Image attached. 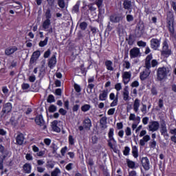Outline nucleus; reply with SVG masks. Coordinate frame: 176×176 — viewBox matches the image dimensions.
I'll return each mask as SVG.
<instances>
[{
	"instance_id": "48",
	"label": "nucleus",
	"mask_w": 176,
	"mask_h": 176,
	"mask_svg": "<svg viewBox=\"0 0 176 176\" xmlns=\"http://www.w3.org/2000/svg\"><path fill=\"white\" fill-rule=\"evenodd\" d=\"M137 45L139 46V47H145V46H146V43L142 41H138Z\"/></svg>"
},
{
	"instance_id": "49",
	"label": "nucleus",
	"mask_w": 176,
	"mask_h": 176,
	"mask_svg": "<svg viewBox=\"0 0 176 176\" xmlns=\"http://www.w3.org/2000/svg\"><path fill=\"white\" fill-rule=\"evenodd\" d=\"M56 100L54 99V96L53 95H49L47 98V102H50V104L52 102H54Z\"/></svg>"
},
{
	"instance_id": "2",
	"label": "nucleus",
	"mask_w": 176,
	"mask_h": 176,
	"mask_svg": "<svg viewBox=\"0 0 176 176\" xmlns=\"http://www.w3.org/2000/svg\"><path fill=\"white\" fill-rule=\"evenodd\" d=\"M171 55V50L168 48V43L167 41L163 42V47L162 50V56L164 57H169Z\"/></svg>"
},
{
	"instance_id": "63",
	"label": "nucleus",
	"mask_w": 176,
	"mask_h": 176,
	"mask_svg": "<svg viewBox=\"0 0 176 176\" xmlns=\"http://www.w3.org/2000/svg\"><path fill=\"white\" fill-rule=\"evenodd\" d=\"M156 141L155 140H153L152 142H150L151 148H156Z\"/></svg>"
},
{
	"instance_id": "22",
	"label": "nucleus",
	"mask_w": 176,
	"mask_h": 176,
	"mask_svg": "<svg viewBox=\"0 0 176 176\" xmlns=\"http://www.w3.org/2000/svg\"><path fill=\"white\" fill-rule=\"evenodd\" d=\"M24 134L19 133L16 137V145H23L24 144Z\"/></svg>"
},
{
	"instance_id": "26",
	"label": "nucleus",
	"mask_w": 176,
	"mask_h": 176,
	"mask_svg": "<svg viewBox=\"0 0 176 176\" xmlns=\"http://www.w3.org/2000/svg\"><path fill=\"white\" fill-rule=\"evenodd\" d=\"M0 153H1V157H3V159H6L8 156H10L9 155V151L5 149V147L2 146V144H0Z\"/></svg>"
},
{
	"instance_id": "57",
	"label": "nucleus",
	"mask_w": 176,
	"mask_h": 176,
	"mask_svg": "<svg viewBox=\"0 0 176 176\" xmlns=\"http://www.w3.org/2000/svg\"><path fill=\"white\" fill-rule=\"evenodd\" d=\"M115 108H111L110 109L108 110L107 111V115H109V116L113 115L115 113Z\"/></svg>"
},
{
	"instance_id": "51",
	"label": "nucleus",
	"mask_w": 176,
	"mask_h": 176,
	"mask_svg": "<svg viewBox=\"0 0 176 176\" xmlns=\"http://www.w3.org/2000/svg\"><path fill=\"white\" fill-rule=\"evenodd\" d=\"M159 65V62L156 59H153L151 60V67L155 68V67H157Z\"/></svg>"
},
{
	"instance_id": "27",
	"label": "nucleus",
	"mask_w": 176,
	"mask_h": 176,
	"mask_svg": "<svg viewBox=\"0 0 176 176\" xmlns=\"http://www.w3.org/2000/svg\"><path fill=\"white\" fill-rule=\"evenodd\" d=\"M141 104V100L138 98H136L133 102V111L135 113H138L140 112V106Z\"/></svg>"
},
{
	"instance_id": "1",
	"label": "nucleus",
	"mask_w": 176,
	"mask_h": 176,
	"mask_svg": "<svg viewBox=\"0 0 176 176\" xmlns=\"http://www.w3.org/2000/svg\"><path fill=\"white\" fill-rule=\"evenodd\" d=\"M170 74H171V67L168 66L158 67L157 69V79L160 81L164 80V79H167V76Z\"/></svg>"
},
{
	"instance_id": "58",
	"label": "nucleus",
	"mask_w": 176,
	"mask_h": 176,
	"mask_svg": "<svg viewBox=\"0 0 176 176\" xmlns=\"http://www.w3.org/2000/svg\"><path fill=\"white\" fill-rule=\"evenodd\" d=\"M21 87H22L23 90H28V88L30 87V84L23 83V84H22Z\"/></svg>"
},
{
	"instance_id": "29",
	"label": "nucleus",
	"mask_w": 176,
	"mask_h": 176,
	"mask_svg": "<svg viewBox=\"0 0 176 176\" xmlns=\"http://www.w3.org/2000/svg\"><path fill=\"white\" fill-rule=\"evenodd\" d=\"M129 120H132L134 122H138V123H141V117L136 116L134 113H131L129 115Z\"/></svg>"
},
{
	"instance_id": "64",
	"label": "nucleus",
	"mask_w": 176,
	"mask_h": 176,
	"mask_svg": "<svg viewBox=\"0 0 176 176\" xmlns=\"http://www.w3.org/2000/svg\"><path fill=\"white\" fill-rule=\"evenodd\" d=\"M128 176H138L135 170H131L129 172Z\"/></svg>"
},
{
	"instance_id": "13",
	"label": "nucleus",
	"mask_w": 176,
	"mask_h": 176,
	"mask_svg": "<svg viewBox=\"0 0 176 176\" xmlns=\"http://www.w3.org/2000/svg\"><path fill=\"white\" fill-rule=\"evenodd\" d=\"M161 135H163L164 140H168V133L167 132V126L166 124H162L160 128Z\"/></svg>"
},
{
	"instance_id": "44",
	"label": "nucleus",
	"mask_w": 176,
	"mask_h": 176,
	"mask_svg": "<svg viewBox=\"0 0 176 176\" xmlns=\"http://www.w3.org/2000/svg\"><path fill=\"white\" fill-rule=\"evenodd\" d=\"M69 145H75V139L72 135H69Z\"/></svg>"
},
{
	"instance_id": "11",
	"label": "nucleus",
	"mask_w": 176,
	"mask_h": 176,
	"mask_svg": "<svg viewBox=\"0 0 176 176\" xmlns=\"http://www.w3.org/2000/svg\"><path fill=\"white\" fill-rule=\"evenodd\" d=\"M151 47L153 50H157L160 47V40L157 38H152L151 40Z\"/></svg>"
},
{
	"instance_id": "9",
	"label": "nucleus",
	"mask_w": 176,
	"mask_h": 176,
	"mask_svg": "<svg viewBox=\"0 0 176 176\" xmlns=\"http://www.w3.org/2000/svg\"><path fill=\"white\" fill-rule=\"evenodd\" d=\"M36 124L40 126V127H43V129H46V125H45V120H43V117L41 115L37 116L35 118Z\"/></svg>"
},
{
	"instance_id": "60",
	"label": "nucleus",
	"mask_w": 176,
	"mask_h": 176,
	"mask_svg": "<svg viewBox=\"0 0 176 176\" xmlns=\"http://www.w3.org/2000/svg\"><path fill=\"white\" fill-rule=\"evenodd\" d=\"M131 87H138L140 86V82L137 80L133 81L131 85Z\"/></svg>"
},
{
	"instance_id": "43",
	"label": "nucleus",
	"mask_w": 176,
	"mask_h": 176,
	"mask_svg": "<svg viewBox=\"0 0 176 176\" xmlns=\"http://www.w3.org/2000/svg\"><path fill=\"white\" fill-rule=\"evenodd\" d=\"M45 17H46V20H50V19H52V13L50 11V9H47L46 12H45Z\"/></svg>"
},
{
	"instance_id": "52",
	"label": "nucleus",
	"mask_w": 176,
	"mask_h": 176,
	"mask_svg": "<svg viewBox=\"0 0 176 176\" xmlns=\"http://www.w3.org/2000/svg\"><path fill=\"white\" fill-rule=\"evenodd\" d=\"M125 134L127 135V137H129V135H131V128L127 126L125 129Z\"/></svg>"
},
{
	"instance_id": "6",
	"label": "nucleus",
	"mask_w": 176,
	"mask_h": 176,
	"mask_svg": "<svg viewBox=\"0 0 176 176\" xmlns=\"http://www.w3.org/2000/svg\"><path fill=\"white\" fill-rule=\"evenodd\" d=\"M159 127H160L159 122L152 121L148 124V131H152V133L157 131V130H159Z\"/></svg>"
},
{
	"instance_id": "24",
	"label": "nucleus",
	"mask_w": 176,
	"mask_h": 176,
	"mask_svg": "<svg viewBox=\"0 0 176 176\" xmlns=\"http://www.w3.org/2000/svg\"><path fill=\"white\" fill-rule=\"evenodd\" d=\"M123 100L124 101H129L130 100V92H129V87L126 86L124 88V91L122 92Z\"/></svg>"
},
{
	"instance_id": "41",
	"label": "nucleus",
	"mask_w": 176,
	"mask_h": 176,
	"mask_svg": "<svg viewBox=\"0 0 176 176\" xmlns=\"http://www.w3.org/2000/svg\"><path fill=\"white\" fill-rule=\"evenodd\" d=\"M123 67L126 69H130V68L131 67V63H130L129 60H124L123 62Z\"/></svg>"
},
{
	"instance_id": "28",
	"label": "nucleus",
	"mask_w": 176,
	"mask_h": 176,
	"mask_svg": "<svg viewBox=\"0 0 176 176\" xmlns=\"http://www.w3.org/2000/svg\"><path fill=\"white\" fill-rule=\"evenodd\" d=\"M23 173H25V174H31L32 166L31 165V164L26 163L23 165Z\"/></svg>"
},
{
	"instance_id": "39",
	"label": "nucleus",
	"mask_w": 176,
	"mask_h": 176,
	"mask_svg": "<svg viewBox=\"0 0 176 176\" xmlns=\"http://www.w3.org/2000/svg\"><path fill=\"white\" fill-rule=\"evenodd\" d=\"M90 108H91L90 104H84L81 107V111L82 112H87V111H90Z\"/></svg>"
},
{
	"instance_id": "33",
	"label": "nucleus",
	"mask_w": 176,
	"mask_h": 176,
	"mask_svg": "<svg viewBox=\"0 0 176 176\" xmlns=\"http://www.w3.org/2000/svg\"><path fill=\"white\" fill-rule=\"evenodd\" d=\"M167 21L169 24H173L174 23V14H173V12H170L168 13Z\"/></svg>"
},
{
	"instance_id": "62",
	"label": "nucleus",
	"mask_w": 176,
	"mask_h": 176,
	"mask_svg": "<svg viewBox=\"0 0 176 176\" xmlns=\"http://www.w3.org/2000/svg\"><path fill=\"white\" fill-rule=\"evenodd\" d=\"M44 143L45 144V145H47V146H49L50 144H52V140L49 138H45L44 140Z\"/></svg>"
},
{
	"instance_id": "19",
	"label": "nucleus",
	"mask_w": 176,
	"mask_h": 176,
	"mask_svg": "<svg viewBox=\"0 0 176 176\" xmlns=\"http://www.w3.org/2000/svg\"><path fill=\"white\" fill-rule=\"evenodd\" d=\"M152 58H153L152 54H150L146 56L145 60L146 69H151V67H152V62H151Z\"/></svg>"
},
{
	"instance_id": "56",
	"label": "nucleus",
	"mask_w": 176,
	"mask_h": 176,
	"mask_svg": "<svg viewBox=\"0 0 176 176\" xmlns=\"http://www.w3.org/2000/svg\"><path fill=\"white\" fill-rule=\"evenodd\" d=\"M133 20H134V16H133V15L131 14L126 15V21H128V23H130Z\"/></svg>"
},
{
	"instance_id": "4",
	"label": "nucleus",
	"mask_w": 176,
	"mask_h": 176,
	"mask_svg": "<svg viewBox=\"0 0 176 176\" xmlns=\"http://www.w3.org/2000/svg\"><path fill=\"white\" fill-rule=\"evenodd\" d=\"M109 100L112 101L110 104V107H113L118 105V102H119V96H118V93L115 95V93L112 92L109 94Z\"/></svg>"
},
{
	"instance_id": "53",
	"label": "nucleus",
	"mask_w": 176,
	"mask_h": 176,
	"mask_svg": "<svg viewBox=\"0 0 176 176\" xmlns=\"http://www.w3.org/2000/svg\"><path fill=\"white\" fill-rule=\"evenodd\" d=\"M80 28L82 30H86L87 28V23L86 22H82L80 24Z\"/></svg>"
},
{
	"instance_id": "35",
	"label": "nucleus",
	"mask_w": 176,
	"mask_h": 176,
	"mask_svg": "<svg viewBox=\"0 0 176 176\" xmlns=\"http://www.w3.org/2000/svg\"><path fill=\"white\" fill-rule=\"evenodd\" d=\"M114 89L115 90H116V93H117V96H119V92L120 91V90H122V83L118 82L117 84L115 85L114 86Z\"/></svg>"
},
{
	"instance_id": "54",
	"label": "nucleus",
	"mask_w": 176,
	"mask_h": 176,
	"mask_svg": "<svg viewBox=\"0 0 176 176\" xmlns=\"http://www.w3.org/2000/svg\"><path fill=\"white\" fill-rule=\"evenodd\" d=\"M74 89L77 93H80L82 91V89L80 88V85L78 84H74Z\"/></svg>"
},
{
	"instance_id": "59",
	"label": "nucleus",
	"mask_w": 176,
	"mask_h": 176,
	"mask_svg": "<svg viewBox=\"0 0 176 176\" xmlns=\"http://www.w3.org/2000/svg\"><path fill=\"white\" fill-rule=\"evenodd\" d=\"M36 170L38 171V173H45V170H46V168H45L44 167H41V166H37Z\"/></svg>"
},
{
	"instance_id": "20",
	"label": "nucleus",
	"mask_w": 176,
	"mask_h": 176,
	"mask_svg": "<svg viewBox=\"0 0 176 176\" xmlns=\"http://www.w3.org/2000/svg\"><path fill=\"white\" fill-rule=\"evenodd\" d=\"M40 56H41V51L37 50L33 52L32 56L30 58V64H34V63H35V61H36V60H38Z\"/></svg>"
},
{
	"instance_id": "42",
	"label": "nucleus",
	"mask_w": 176,
	"mask_h": 176,
	"mask_svg": "<svg viewBox=\"0 0 176 176\" xmlns=\"http://www.w3.org/2000/svg\"><path fill=\"white\" fill-rule=\"evenodd\" d=\"M114 131L115 130L113 129V128H110L109 133H108V138L109 139L110 138H114L113 135H114Z\"/></svg>"
},
{
	"instance_id": "40",
	"label": "nucleus",
	"mask_w": 176,
	"mask_h": 176,
	"mask_svg": "<svg viewBox=\"0 0 176 176\" xmlns=\"http://www.w3.org/2000/svg\"><path fill=\"white\" fill-rule=\"evenodd\" d=\"M141 112L143 113V115H145L146 113H148V107H146V104H142V107L140 108Z\"/></svg>"
},
{
	"instance_id": "7",
	"label": "nucleus",
	"mask_w": 176,
	"mask_h": 176,
	"mask_svg": "<svg viewBox=\"0 0 176 176\" xmlns=\"http://www.w3.org/2000/svg\"><path fill=\"white\" fill-rule=\"evenodd\" d=\"M131 80V72H124L122 73V82L124 85H128Z\"/></svg>"
},
{
	"instance_id": "15",
	"label": "nucleus",
	"mask_w": 176,
	"mask_h": 176,
	"mask_svg": "<svg viewBox=\"0 0 176 176\" xmlns=\"http://www.w3.org/2000/svg\"><path fill=\"white\" fill-rule=\"evenodd\" d=\"M56 64H57V58L56 56V54H54L48 60V67L52 69L54 67H56Z\"/></svg>"
},
{
	"instance_id": "36",
	"label": "nucleus",
	"mask_w": 176,
	"mask_h": 176,
	"mask_svg": "<svg viewBox=\"0 0 176 176\" xmlns=\"http://www.w3.org/2000/svg\"><path fill=\"white\" fill-rule=\"evenodd\" d=\"M80 6V1L76 2V5L73 7L72 12L74 13H78L79 12V7Z\"/></svg>"
},
{
	"instance_id": "14",
	"label": "nucleus",
	"mask_w": 176,
	"mask_h": 176,
	"mask_svg": "<svg viewBox=\"0 0 176 176\" xmlns=\"http://www.w3.org/2000/svg\"><path fill=\"white\" fill-rule=\"evenodd\" d=\"M108 89H104L99 94V101H107L108 100Z\"/></svg>"
},
{
	"instance_id": "8",
	"label": "nucleus",
	"mask_w": 176,
	"mask_h": 176,
	"mask_svg": "<svg viewBox=\"0 0 176 176\" xmlns=\"http://www.w3.org/2000/svg\"><path fill=\"white\" fill-rule=\"evenodd\" d=\"M145 32V25L144 23L138 24L135 30V35L138 37L142 36Z\"/></svg>"
},
{
	"instance_id": "32",
	"label": "nucleus",
	"mask_w": 176,
	"mask_h": 176,
	"mask_svg": "<svg viewBox=\"0 0 176 176\" xmlns=\"http://www.w3.org/2000/svg\"><path fill=\"white\" fill-rule=\"evenodd\" d=\"M132 155L135 159L138 157V147L137 146H132Z\"/></svg>"
},
{
	"instance_id": "61",
	"label": "nucleus",
	"mask_w": 176,
	"mask_h": 176,
	"mask_svg": "<svg viewBox=\"0 0 176 176\" xmlns=\"http://www.w3.org/2000/svg\"><path fill=\"white\" fill-rule=\"evenodd\" d=\"M59 113H60V115H63V116H65V115H67V111L65 109L60 108L58 111Z\"/></svg>"
},
{
	"instance_id": "55",
	"label": "nucleus",
	"mask_w": 176,
	"mask_h": 176,
	"mask_svg": "<svg viewBox=\"0 0 176 176\" xmlns=\"http://www.w3.org/2000/svg\"><path fill=\"white\" fill-rule=\"evenodd\" d=\"M158 107H159V108H160V109H162V108H163V107H164V102L163 99H159Z\"/></svg>"
},
{
	"instance_id": "5",
	"label": "nucleus",
	"mask_w": 176,
	"mask_h": 176,
	"mask_svg": "<svg viewBox=\"0 0 176 176\" xmlns=\"http://www.w3.org/2000/svg\"><path fill=\"white\" fill-rule=\"evenodd\" d=\"M50 24H52L50 19H45L42 25L43 31H47L48 34H52V32H53V29L50 28Z\"/></svg>"
},
{
	"instance_id": "50",
	"label": "nucleus",
	"mask_w": 176,
	"mask_h": 176,
	"mask_svg": "<svg viewBox=\"0 0 176 176\" xmlns=\"http://www.w3.org/2000/svg\"><path fill=\"white\" fill-rule=\"evenodd\" d=\"M50 54H52V52L50 51V50H47L43 55L44 58H49V57L50 56Z\"/></svg>"
},
{
	"instance_id": "17",
	"label": "nucleus",
	"mask_w": 176,
	"mask_h": 176,
	"mask_svg": "<svg viewBox=\"0 0 176 176\" xmlns=\"http://www.w3.org/2000/svg\"><path fill=\"white\" fill-rule=\"evenodd\" d=\"M109 20L111 23H119V21L123 20V18L119 14H113L110 16Z\"/></svg>"
},
{
	"instance_id": "38",
	"label": "nucleus",
	"mask_w": 176,
	"mask_h": 176,
	"mask_svg": "<svg viewBox=\"0 0 176 176\" xmlns=\"http://www.w3.org/2000/svg\"><path fill=\"white\" fill-rule=\"evenodd\" d=\"M124 9H130V8H131V1H129V0H124Z\"/></svg>"
},
{
	"instance_id": "12",
	"label": "nucleus",
	"mask_w": 176,
	"mask_h": 176,
	"mask_svg": "<svg viewBox=\"0 0 176 176\" xmlns=\"http://www.w3.org/2000/svg\"><path fill=\"white\" fill-rule=\"evenodd\" d=\"M142 167L146 170V171H148L151 168V165L149 162V159L146 157H143L141 160Z\"/></svg>"
},
{
	"instance_id": "10",
	"label": "nucleus",
	"mask_w": 176,
	"mask_h": 176,
	"mask_svg": "<svg viewBox=\"0 0 176 176\" xmlns=\"http://www.w3.org/2000/svg\"><path fill=\"white\" fill-rule=\"evenodd\" d=\"M12 103L7 102L4 104L2 109V113H3L2 116H4V115L9 113V112H12Z\"/></svg>"
},
{
	"instance_id": "46",
	"label": "nucleus",
	"mask_w": 176,
	"mask_h": 176,
	"mask_svg": "<svg viewBox=\"0 0 176 176\" xmlns=\"http://www.w3.org/2000/svg\"><path fill=\"white\" fill-rule=\"evenodd\" d=\"M58 6L61 8V9H64L65 8V2H64V0H58Z\"/></svg>"
},
{
	"instance_id": "21",
	"label": "nucleus",
	"mask_w": 176,
	"mask_h": 176,
	"mask_svg": "<svg viewBox=\"0 0 176 176\" xmlns=\"http://www.w3.org/2000/svg\"><path fill=\"white\" fill-rule=\"evenodd\" d=\"M82 124L85 130H90V129H91V120H90L89 118H85L82 122Z\"/></svg>"
},
{
	"instance_id": "25",
	"label": "nucleus",
	"mask_w": 176,
	"mask_h": 176,
	"mask_svg": "<svg viewBox=\"0 0 176 176\" xmlns=\"http://www.w3.org/2000/svg\"><path fill=\"white\" fill-rule=\"evenodd\" d=\"M149 141H151V136L149 135H146L140 140L139 144L140 146H145V144Z\"/></svg>"
},
{
	"instance_id": "3",
	"label": "nucleus",
	"mask_w": 176,
	"mask_h": 176,
	"mask_svg": "<svg viewBox=\"0 0 176 176\" xmlns=\"http://www.w3.org/2000/svg\"><path fill=\"white\" fill-rule=\"evenodd\" d=\"M130 58H138L141 57V51L140 48L135 47L132 48L129 52Z\"/></svg>"
},
{
	"instance_id": "34",
	"label": "nucleus",
	"mask_w": 176,
	"mask_h": 176,
	"mask_svg": "<svg viewBox=\"0 0 176 176\" xmlns=\"http://www.w3.org/2000/svg\"><path fill=\"white\" fill-rule=\"evenodd\" d=\"M47 42H49V37H45V38L43 41H41L38 43V46L40 47H45L46 45H47Z\"/></svg>"
},
{
	"instance_id": "37",
	"label": "nucleus",
	"mask_w": 176,
	"mask_h": 176,
	"mask_svg": "<svg viewBox=\"0 0 176 176\" xmlns=\"http://www.w3.org/2000/svg\"><path fill=\"white\" fill-rule=\"evenodd\" d=\"M60 174H61V170H60V168H56L51 173V176H59Z\"/></svg>"
},
{
	"instance_id": "45",
	"label": "nucleus",
	"mask_w": 176,
	"mask_h": 176,
	"mask_svg": "<svg viewBox=\"0 0 176 176\" xmlns=\"http://www.w3.org/2000/svg\"><path fill=\"white\" fill-rule=\"evenodd\" d=\"M123 154L124 155V156H129V155L130 154V147L125 146Z\"/></svg>"
},
{
	"instance_id": "23",
	"label": "nucleus",
	"mask_w": 176,
	"mask_h": 176,
	"mask_svg": "<svg viewBox=\"0 0 176 176\" xmlns=\"http://www.w3.org/2000/svg\"><path fill=\"white\" fill-rule=\"evenodd\" d=\"M108 146H109L110 149H113V151H115L116 148V140H115V138H110L107 140Z\"/></svg>"
},
{
	"instance_id": "30",
	"label": "nucleus",
	"mask_w": 176,
	"mask_h": 176,
	"mask_svg": "<svg viewBox=\"0 0 176 176\" xmlns=\"http://www.w3.org/2000/svg\"><path fill=\"white\" fill-rule=\"evenodd\" d=\"M104 65L107 69V71H113L114 68H113V62H112L111 60H106L104 63Z\"/></svg>"
},
{
	"instance_id": "47",
	"label": "nucleus",
	"mask_w": 176,
	"mask_h": 176,
	"mask_svg": "<svg viewBox=\"0 0 176 176\" xmlns=\"http://www.w3.org/2000/svg\"><path fill=\"white\" fill-rule=\"evenodd\" d=\"M49 111L50 112H52V113L56 112V111H57V107L54 104H52L49 107Z\"/></svg>"
},
{
	"instance_id": "16",
	"label": "nucleus",
	"mask_w": 176,
	"mask_h": 176,
	"mask_svg": "<svg viewBox=\"0 0 176 176\" xmlns=\"http://www.w3.org/2000/svg\"><path fill=\"white\" fill-rule=\"evenodd\" d=\"M149 75H151V69H146L140 74V80H145L146 79H148Z\"/></svg>"
},
{
	"instance_id": "18",
	"label": "nucleus",
	"mask_w": 176,
	"mask_h": 176,
	"mask_svg": "<svg viewBox=\"0 0 176 176\" xmlns=\"http://www.w3.org/2000/svg\"><path fill=\"white\" fill-rule=\"evenodd\" d=\"M19 49L16 46L9 47L6 49L5 54L6 56H12L15 52H17Z\"/></svg>"
},
{
	"instance_id": "31",
	"label": "nucleus",
	"mask_w": 176,
	"mask_h": 176,
	"mask_svg": "<svg viewBox=\"0 0 176 176\" xmlns=\"http://www.w3.org/2000/svg\"><path fill=\"white\" fill-rule=\"evenodd\" d=\"M126 164L128 167L129 168H131L132 170L137 168V166H135V162L130 160L129 159L126 160Z\"/></svg>"
}]
</instances>
